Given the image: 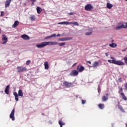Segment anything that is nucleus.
I'll return each mask as SVG.
<instances>
[{"label": "nucleus", "mask_w": 127, "mask_h": 127, "mask_svg": "<svg viewBox=\"0 0 127 127\" xmlns=\"http://www.w3.org/2000/svg\"><path fill=\"white\" fill-rule=\"evenodd\" d=\"M118 109H119V110H120V111H121V112L125 113V110L123 108V106H122L120 105H118Z\"/></svg>", "instance_id": "29"}, {"label": "nucleus", "mask_w": 127, "mask_h": 127, "mask_svg": "<svg viewBox=\"0 0 127 127\" xmlns=\"http://www.w3.org/2000/svg\"><path fill=\"white\" fill-rule=\"evenodd\" d=\"M123 87H121L120 90L118 91L119 94H121V92H123Z\"/></svg>", "instance_id": "37"}, {"label": "nucleus", "mask_w": 127, "mask_h": 127, "mask_svg": "<svg viewBox=\"0 0 127 127\" xmlns=\"http://www.w3.org/2000/svg\"><path fill=\"white\" fill-rule=\"evenodd\" d=\"M108 62H109V63L115 64V65H118V66H122L123 65H125V63L122 62V61H116V60H108Z\"/></svg>", "instance_id": "2"}, {"label": "nucleus", "mask_w": 127, "mask_h": 127, "mask_svg": "<svg viewBox=\"0 0 127 127\" xmlns=\"http://www.w3.org/2000/svg\"><path fill=\"white\" fill-rule=\"evenodd\" d=\"M4 16V12L2 11L0 12V16Z\"/></svg>", "instance_id": "32"}, {"label": "nucleus", "mask_w": 127, "mask_h": 127, "mask_svg": "<svg viewBox=\"0 0 127 127\" xmlns=\"http://www.w3.org/2000/svg\"><path fill=\"white\" fill-rule=\"evenodd\" d=\"M30 63H31V61H30V60H28L26 62V65H29L30 64Z\"/></svg>", "instance_id": "33"}, {"label": "nucleus", "mask_w": 127, "mask_h": 127, "mask_svg": "<svg viewBox=\"0 0 127 127\" xmlns=\"http://www.w3.org/2000/svg\"><path fill=\"white\" fill-rule=\"evenodd\" d=\"M4 92L7 95H8V94H9V85L6 86Z\"/></svg>", "instance_id": "14"}, {"label": "nucleus", "mask_w": 127, "mask_h": 127, "mask_svg": "<svg viewBox=\"0 0 127 127\" xmlns=\"http://www.w3.org/2000/svg\"><path fill=\"white\" fill-rule=\"evenodd\" d=\"M92 32H87L85 33V35H91Z\"/></svg>", "instance_id": "36"}, {"label": "nucleus", "mask_w": 127, "mask_h": 127, "mask_svg": "<svg viewBox=\"0 0 127 127\" xmlns=\"http://www.w3.org/2000/svg\"><path fill=\"white\" fill-rule=\"evenodd\" d=\"M13 95L15 96V100L16 102H18V94L16 92L13 93Z\"/></svg>", "instance_id": "20"}, {"label": "nucleus", "mask_w": 127, "mask_h": 127, "mask_svg": "<svg viewBox=\"0 0 127 127\" xmlns=\"http://www.w3.org/2000/svg\"><path fill=\"white\" fill-rule=\"evenodd\" d=\"M68 14H69V15H73V12H71L70 13H68Z\"/></svg>", "instance_id": "41"}, {"label": "nucleus", "mask_w": 127, "mask_h": 127, "mask_svg": "<svg viewBox=\"0 0 127 127\" xmlns=\"http://www.w3.org/2000/svg\"><path fill=\"white\" fill-rule=\"evenodd\" d=\"M18 95L19 97H23V92H22V90H21V89L19 90Z\"/></svg>", "instance_id": "24"}, {"label": "nucleus", "mask_w": 127, "mask_h": 127, "mask_svg": "<svg viewBox=\"0 0 127 127\" xmlns=\"http://www.w3.org/2000/svg\"><path fill=\"white\" fill-rule=\"evenodd\" d=\"M126 0V1H127V0Z\"/></svg>", "instance_id": "52"}, {"label": "nucleus", "mask_w": 127, "mask_h": 127, "mask_svg": "<svg viewBox=\"0 0 127 127\" xmlns=\"http://www.w3.org/2000/svg\"><path fill=\"white\" fill-rule=\"evenodd\" d=\"M124 87L125 88V90H127V82L124 84Z\"/></svg>", "instance_id": "38"}, {"label": "nucleus", "mask_w": 127, "mask_h": 127, "mask_svg": "<svg viewBox=\"0 0 127 127\" xmlns=\"http://www.w3.org/2000/svg\"><path fill=\"white\" fill-rule=\"evenodd\" d=\"M18 24H19V21H15L14 24H13L12 26V27L13 28H15V27H16V26H17V25H18Z\"/></svg>", "instance_id": "16"}, {"label": "nucleus", "mask_w": 127, "mask_h": 127, "mask_svg": "<svg viewBox=\"0 0 127 127\" xmlns=\"http://www.w3.org/2000/svg\"><path fill=\"white\" fill-rule=\"evenodd\" d=\"M44 66L45 69L46 70H48V69H49V65L48 64V62H45L44 63Z\"/></svg>", "instance_id": "17"}, {"label": "nucleus", "mask_w": 127, "mask_h": 127, "mask_svg": "<svg viewBox=\"0 0 127 127\" xmlns=\"http://www.w3.org/2000/svg\"><path fill=\"white\" fill-rule=\"evenodd\" d=\"M36 9L38 14H40V13L42 12V8L40 7H37Z\"/></svg>", "instance_id": "18"}, {"label": "nucleus", "mask_w": 127, "mask_h": 127, "mask_svg": "<svg viewBox=\"0 0 127 127\" xmlns=\"http://www.w3.org/2000/svg\"><path fill=\"white\" fill-rule=\"evenodd\" d=\"M63 85L65 87V88H71L73 86V83L68 82L67 81H64Z\"/></svg>", "instance_id": "5"}, {"label": "nucleus", "mask_w": 127, "mask_h": 127, "mask_svg": "<svg viewBox=\"0 0 127 127\" xmlns=\"http://www.w3.org/2000/svg\"><path fill=\"white\" fill-rule=\"evenodd\" d=\"M86 100H82V101H81V103H82V105H84V104H86Z\"/></svg>", "instance_id": "39"}, {"label": "nucleus", "mask_w": 127, "mask_h": 127, "mask_svg": "<svg viewBox=\"0 0 127 127\" xmlns=\"http://www.w3.org/2000/svg\"><path fill=\"white\" fill-rule=\"evenodd\" d=\"M52 37H56V34H54L51 36L46 37L45 39H48V38H52Z\"/></svg>", "instance_id": "23"}, {"label": "nucleus", "mask_w": 127, "mask_h": 127, "mask_svg": "<svg viewBox=\"0 0 127 127\" xmlns=\"http://www.w3.org/2000/svg\"><path fill=\"white\" fill-rule=\"evenodd\" d=\"M58 24H65L66 25H67L68 24H70V22L64 21V22H59L58 23Z\"/></svg>", "instance_id": "26"}, {"label": "nucleus", "mask_w": 127, "mask_h": 127, "mask_svg": "<svg viewBox=\"0 0 127 127\" xmlns=\"http://www.w3.org/2000/svg\"><path fill=\"white\" fill-rule=\"evenodd\" d=\"M107 8H109V9H111L112 7H113V4L110 3H107Z\"/></svg>", "instance_id": "28"}, {"label": "nucleus", "mask_w": 127, "mask_h": 127, "mask_svg": "<svg viewBox=\"0 0 127 127\" xmlns=\"http://www.w3.org/2000/svg\"><path fill=\"white\" fill-rule=\"evenodd\" d=\"M70 24H73V25H76V26H79V23L77 22H71Z\"/></svg>", "instance_id": "31"}, {"label": "nucleus", "mask_w": 127, "mask_h": 127, "mask_svg": "<svg viewBox=\"0 0 127 127\" xmlns=\"http://www.w3.org/2000/svg\"><path fill=\"white\" fill-rule=\"evenodd\" d=\"M85 9L87 11H92V10L94 8V7L91 4H87L85 6Z\"/></svg>", "instance_id": "4"}, {"label": "nucleus", "mask_w": 127, "mask_h": 127, "mask_svg": "<svg viewBox=\"0 0 127 127\" xmlns=\"http://www.w3.org/2000/svg\"><path fill=\"white\" fill-rule=\"evenodd\" d=\"M109 93H106L105 96H103L102 98V102H107L109 100Z\"/></svg>", "instance_id": "11"}, {"label": "nucleus", "mask_w": 127, "mask_h": 127, "mask_svg": "<svg viewBox=\"0 0 127 127\" xmlns=\"http://www.w3.org/2000/svg\"><path fill=\"white\" fill-rule=\"evenodd\" d=\"M126 127H127V123L126 124Z\"/></svg>", "instance_id": "50"}, {"label": "nucleus", "mask_w": 127, "mask_h": 127, "mask_svg": "<svg viewBox=\"0 0 127 127\" xmlns=\"http://www.w3.org/2000/svg\"><path fill=\"white\" fill-rule=\"evenodd\" d=\"M123 28H127V23H125V25L122 24L121 26H118L115 27V29L116 30H120V29H122Z\"/></svg>", "instance_id": "6"}, {"label": "nucleus", "mask_w": 127, "mask_h": 127, "mask_svg": "<svg viewBox=\"0 0 127 127\" xmlns=\"http://www.w3.org/2000/svg\"><path fill=\"white\" fill-rule=\"evenodd\" d=\"M98 108H99V109L101 110H103V109H104L105 108V105L104 104H99L98 105Z\"/></svg>", "instance_id": "25"}, {"label": "nucleus", "mask_w": 127, "mask_h": 127, "mask_svg": "<svg viewBox=\"0 0 127 127\" xmlns=\"http://www.w3.org/2000/svg\"><path fill=\"white\" fill-rule=\"evenodd\" d=\"M31 0V1H32V2H35V1H36V0Z\"/></svg>", "instance_id": "43"}, {"label": "nucleus", "mask_w": 127, "mask_h": 127, "mask_svg": "<svg viewBox=\"0 0 127 127\" xmlns=\"http://www.w3.org/2000/svg\"><path fill=\"white\" fill-rule=\"evenodd\" d=\"M111 59H112L113 60H114V57H111Z\"/></svg>", "instance_id": "47"}, {"label": "nucleus", "mask_w": 127, "mask_h": 127, "mask_svg": "<svg viewBox=\"0 0 127 127\" xmlns=\"http://www.w3.org/2000/svg\"><path fill=\"white\" fill-rule=\"evenodd\" d=\"M87 63H88V64H90L91 65V64H92V63L91 62V61H88L87 62Z\"/></svg>", "instance_id": "42"}, {"label": "nucleus", "mask_w": 127, "mask_h": 127, "mask_svg": "<svg viewBox=\"0 0 127 127\" xmlns=\"http://www.w3.org/2000/svg\"><path fill=\"white\" fill-rule=\"evenodd\" d=\"M73 39L72 37H64V38H61L58 39L59 41H68L69 40H71Z\"/></svg>", "instance_id": "7"}, {"label": "nucleus", "mask_w": 127, "mask_h": 127, "mask_svg": "<svg viewBox=\"0 0 127 127\" xmlns=\"http://www.w3.org/2000/svg\"><path fill=\"white\" fill-rule=\"evenodd\" d=\"M76 64H77V63H75L73 64V65L72 66H74L76 65Z\"/></svg>", "instance_id": "46"}, {"label": "nucleus", "mask_w": 127, "mask_h": 127, "mask_svg": "<svg viewBox=\"0 0 127 127\" xmlns=\"http://www.w3.org/2000/svg\"><path fill=\"white\" fill-rule=\"evenodd\" d=\"M14 112H15V109L13 108V109L12 110L9 118L10 119H11L12 121H14L15 120V118L14 117Z\"/></svg>", "instance_id": "8"}, {"label": "nucleus", "mask_w": 127, "mask_h": 127, "mask_svg": "<svg viewBox=\"0 0 127 127\" xmlns=\"http://www.w3.org/2000/svg\"><path fill=\"white\" fill-rule=\"evenodd\" d=\"M29 18L31 21H34V20L36 19V17H35V15H31L29 17Z\"/></svg>", "instance_id": "19"}, {"label": "nucleus", "mask_w": 127, "mask_h": 127, "mask_svg": "<svg viewBox=\"0 0 127 127\" xmlns=\"http://www.w3.org/2000/svg\"><path fill=\"white\" fill-rule=\"evenodd\" d=\"M109 46L110 47H112V48H115V47H117V44L116 43H112L109 44Z\"/></svg>", "instance_id": "30"}, {"label": "nucleus", "mask_w": 127, "mask_h": 127, "mask_svg": "<svg viewBox=\"0 0 127 127\" xmlns=\"http://www.w3.org/2000/svg\"><path fill=\"white\" fill-rule=\"evenodd\" d=\"M112 42H114V40H112Z\"/></svg>", "instance_id": "51"}, {"label": "nucleus", "mask_w": 127, "mask_h": 127, "mask_svg": "<svg viewBox=\"0 0 127 127\" xmlns=\"http://www.w3.org/2000/svg\"><path fill=\"white\" fill-rule=\"evenodd\" d=\"M10 2H11V0H7L5 1V7H8V6H9V4H10Z\"/></svg>", "instance_id": "15"}, {"label": "nucleus", "mask_w": 127, "mask_h": 127, "mask_svg": "<svg viewBox=\"0 0 127 127\" xmlns=\"http://www.w3.org/2000/svg\"><path fill=\"white\" fill-rule=\"evenodd\" d=\"M77 70L78 72H82L85 70V67L81 65H79L77 67Z\"/></svg>", "instance_id": "10"}, {"label": "nucleus", "mask_w": 127, "mask_h": 127, "mask_svg": "<svg viewBox=\"0 0 127 127\" xmlns=\"http://www.w3.org/2000/svg\"><path fill=\"white\" fill-rule=\"evenodd\" d=\"M98 66H99V62H95L92 64V67H93V68H97Z\"/></svg>", "instance_id": "22"}, {"label": "nucleus", "mask_w": 127, "mask_h": 127, "mask_svg": "<svg viewBox=\"0 0 127 127\" xmlns=\"http://www.w3.org/2000/svg\"><path fill=\"white\" fill-rule=\"evenodd\" d=\"M58 45H59V46H63L65 45V43H59Z\"/></svg>", "instance_id": "34"}, {"label": "nucleus", "mask_w": 127, "mask_h": 127, "mask_svg": "<svg viewBox=\"0 0 127 127\" xmlns=\"http://www.w3.org/2000/svg\"><path fill=\"white\" fill-rule=\"evenodd\" d=\"M58 43L57 42H43L41 43V44H37L36 45L37 48H43L47 45H57Z\"/></svg>", "instance_id": "1"}, {"label": "nucleus", "mask_w": 127, "mask_h": 127, "mask_svg": "<svg viewBox=\"0 0 127 127\" xmlns=\"http://www.w3.org/2000/svg\"><path fill=\"white\" fill-rule=\"evenodd\" d=\"M119 82H120V83H122V82H123V80H122V77L119 78Z\"/></svg>", "instance_id": "40"}, {"label": "nucleus", "mask_w": 127, "mask_h": 127, "mask_svg": "<svg viewBox=\"0 0 127 127\" xmlns=\"http://www.w3.org/2000/svg\"><path fill=\"white\" fill-rule=\"evenodd\" d=\"M21 37L24 39V40H29V39H30V38L27 35H22Z\"/></svg>", "instance_id": "13"}, {"label": "nucleus", "mask_w": 127, "mask_h": 127, "mask_svg": "<svg viewBox=\"0 0 127 127\" xmlns=\"http://www.w3.org/2000/svg\"><path fill=\"white\" fill-rule=\"evenodd\" d=\"M1 30H0V34L1 33Z\"/></svg>", "instance_id": "49"}, {"label": "nucleus", "mask_w": 127, "mask_h": 127, "mask_svg": "<svg viewBox=\"0 0 127 127\" xmlns=\"http://www.w3.org/2000/svg\"><path fill=\"white\" fill-rule=\"evenodd\" d=\"M124 60L126 64H127V57H125L124 58Z\"/></svg>", "instance_id": "35"}, {"label": "nucleus", "mask_w": 127, "mask_h": 127, "mask_svg": "<svg viewBox=\"0 0 127 127\" xmlns=\"http://www.w3.org/2000/svg\"><path fill=\"white\" fill-rule=\"evenodd\" d=\"M121 96L122 97V99L124 100L125 101H127V98L125 95V93L124 92L121 93H120Z\"/></svg>", "instance_id": "21"}, {"label": "nucleus", "mask_w": 127, "mask_h": 127, "mask_svg": "<svg viewBox=\"0 0 127 127\" xmlns=\"http://www.w3.org/2000/svg\"><path fill=\"white\" fill-rule=\"evenodd\" d=\"M78 74L79 72L77 70H74L70 73L69 75L72 77H75V76H78Z\"/></svg>", "instance_id": "9"}, {"label": "nucleus", "mask_w": 127, "mask_h": 127, "mask_svg": "<svg viewBox=\"0 0 127 127\" xmlns=\"http://www.w3.org/2000/svg\"><path fill=\"white\" fill-rule=\"evenodd\" d=\"M2 40L3 41L2 44H6V42H7V37L5 35H2Z\"/></svg>", "instance_id": "12"}, {"label": "nucleus", "mask_w": 127, "mask_h": 127, "mask_svg": "<svg viewBox=\"0 0 127 127\" xmlns=\"http://www.w3.org/2000/svg\"><path fill=\"white\" fill-rule=\"evenodd\" d=\"M106 56H109V53H105Z\"/></svg>", "instance_id": "45"}, {"label": "nucleus", "mask_w": 127, "mask_h": 127, "mask_svg": "<svg viewBox=\"0 0 127 127\" xmlns=\"http://www.w3.org/2000/svg\"><path fill=\"white\" fill-rule=\"evenodd\" d=\"M98 93L100 92V89L98 88Z\"/></svg>", "instance_id": "48"}, {"label": "nucleus", "mask_w": 127, "mask_h": 127, "mask_svg": "<svg viewBox=\"0 0 127 127\" xmlns=\"http://www.w3.org/2000/svg\"><path fill=\"white\" fill-rule=\"evenodd\" d=\"M57 36L58 37H59L60 36H61V35L60 34H58L57 35Z\"/></svg>", "instance_id": "44"}, {"label": "nucleus", "mask_w": 127, "mask_h": 127, "mask_svg": "<svg viewBox=\"0 0 127 127\" xmlns=\"http://www.w3.org/2000/svg\"><path fill=\"white\" fill-rule=\"evenodd\" d=\"M17 71L18 73H22L25 71H27V68L23 66H19L17 67Z\"/></svg>", "instance_id": "3"}, {"label": "nucleus", "mask_w": 127, "mask_h": 127, "mask_svg": "<svg viewBox=\"0 0 127 127\" xmlns=\"http://www.w3.org/2000/svg\"><path fill=\"white\" fill-rule=\"evenodd\" d=\"M59 124L60 125V127H63V126H65V123H63L61 120L59 121Z\"/></svg>", "instance_id": "27"}]
</instances>
